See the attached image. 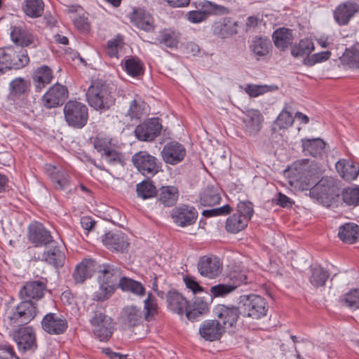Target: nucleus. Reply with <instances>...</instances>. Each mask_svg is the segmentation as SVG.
Returning a JSON list of instances; mask_svg holds the SVG:
<instances>
[{
	"label": "nucleus",
	"instance_id": "1",
	"mask_svg": "<svg viewBox=\"0 0 359 359\" xmlns=\"http://www.w3.org/2000/svg\"><path fill=\"white\" fill-rule=\"evenodd\" d=\"M48 283L44 277L25 282L19 292L22 301L6 311L4 323L7 326H17L27 325L33 320L39 312L36 302L43 298L48 291Z\"/></svg>",
	"mask_w": 359,
	"mask_h": 359
},
{
	"label": "nucleus",
	"instance_id": "2",
	"mask_svg": "<svg viewBox=\"0 0 359 359\" xmlns=\"http://www.w3.org/2000/svg\"><path fill=\"white\" fill-rule=\"evenodd\" d=\"M309 196L324 206L337 207L340 195L336 180L331 177H322L309 191Z\"/></svg>",
	"mask_w": 359,
	"mask_h": 359
},
{
	"label": "nucleus",
	"instance_id": "3",
	"mask_svg": "<svg viewBox=\"0 0 359 359\" xmlns=\"http://www.w3.org/2000/svg\"><path fill=\"white\" fill-rule=\"evenodd\" d=\"M88 311L90 313V323L94 335L101 341H108L114 330L113 319L107 316L104 308L97 304H92Z\"/></svg>",
	"mask_w": 359,
	"mask_h": 359
},
{
	"label": "nucleus",
	"instance_id": "4",
	"mask_svg": "<svg viewBox=\"0 0 359 359\" xmlns=\"http://www.w3.org/2000/svg\"><path fill=\"white\" fill-rule=\"evenodd\" d=\"M86 99L91 107L100 111L109 109L116 101L109 86L100 81H93L89 86Z\"/></svg>",
	"mask_w": 359,
	"mask_h": 359
},
{
	"label": "nucleus",
	"instance_id": "5",
	"mask_svg": "<svg viewBox=\"0 0 359 359\" xmlns=\"http://www.w3.org/2000/svg\"><path fill=\"white\" fill-rule=\"evenodd\" d=\"M29 57L26 50L18 46H6L0 48V72L20 69L27 65Z\"/></svg>",
	"mask_w": 359,
	"mask_h": 359
},
{
	"label": "nucleus",
	"instance_id": "6",
	"mask_svg": "<svg viewBox=\"0 0 359 359\" xmlns=\"http://www.w3.org/2000/svg\"><path fill=\"white\" fill-rule=\"evenodd\" d=\"M239 305L243 316L255 320L266 316L269 310L266 299L257 294L241 296Z\"/></svg>",
	"mask_w": 359,
	"mask_h": 359
},
{
	"label": "nucleus",
	"instance_id": "7",
	"mask_svg": "<svg viewBox=\"0 0 359 359\" xmlns=\"http://www.w3.org/2000/svg\"><path fill=\"white\" fill-rule=\"evenodd\" d=\"M134 167L142 175L151 178L162 172V162L147 151H140L132 156Z\"/></svg>",
	"mask_w": 359,
	"mask_h": 359
},
{
	"label": "nucleus",
	"instance_id": "8",
	"mask_svg": "<svg viewBox=\"0 0 359 359\" xmlns=\"http://www.w3.org/2000/svg\"><path fill=\"white\" fill-rule=\"evenodd\" d=\"M63 111L68 126L81 129L87 124L88 109L85 104L75 100H69L65 104Z\"/></svg>",
	"mask_w": 359,
	"mask_h": 359
},
{
	"label": "nucleus",
	"instance_id": "9",
	"mask_svg": "<svg viewBox=\"0 0 359 359\" xmlns=\"http://www.w3.org/2000/svg\"><path fill=\"white\" fill-rule=\"evenodd\" d=\"M4 325L7 329L16 327V326ZM17 325L12 334L13 341L16 343L18 348L20 352L34 351L37 348L36 334L33 327Z\"/></svg>",
	"mask_w": 359,
	"mask_h": 359
},
{
	"label": "nucleus",
	"instance_id": "10",
	"mask_svg": "<svg viewBox=\"0 0 359 359\" xmlns=\"http://www.w3.org/2000/svg\"><path fill=\"white\" fill-rule=\"evenodd\" d=\"M27 237L36 248L56 244L50 232L40 222H36L29 226Z\"/></svg>",
	"mask_w": 359,
	"mask_h": 359
},
{
	"label": "nucleus",
	"instance_id": "11",
	"mask_svg": "<svg viewBox=\"0 0 359 359\" xmlns=\"http://www.w3.org/2000/svg\"><path fill=\"white\" fill-rule=\"evenodd\" d=\"M161 129L158 118H149L136 126L135 135L140 141L151 142L160 135Z\"/></svg>",
	"mask_w": 359,
	"mask_h": 359
},
{
	"label": "nucleus",
	"instance_id": "12",
	"mask_svg": "<svg viewBox=\"0 0 359 359\" xmlns=\"http://www.w3.org/2000/svg\"><path fill=\"white\" fill-rule=\"evenodd\" d=\"M41 325L43 330L51 335L62 334L68 328L67 319L55 313H48L45 315Z\"/></svg>",
	"mask_w": 359,
	"mask_h": 359
},
{
	"label": "nucleus",
	"instance_id": "13",
	"mask_svg": "<svg viewBox=\"0 0 359 359\" xmlns=\"http://www.w3.org/2000/svg\"><path fill=\"white\" fill-rule=\"evenodd\" d=\"M215 315L218 318L221 325L225 330L235 328L240 315H243L241 309L234 306L218 304L214 309Z\"/></svg>",
	"mask_w": 359,
	"mask_h": 359
},
{
	"label": "nucleus",
	"instance_id": "14",
	"mask_svg": "<svg viewBox=\"0 0 359 359\" xmlns=\"http://www.w3.org/2000/svg\"><path fill=\"white\" fill-rule=\"evenodd\" d=\"M68 97V90L65 86L56 83L43 95L42 102L47 109L62 105Z\"/></svg>",
	"mask_w": 359,
	"mask_h": 359
},
{
	"label": "nucleus",
	"instance_id": "15",
	"mask_svg": "<svg viewBox=\"0 0 359 359\" xmlns=\"http://www.w3.org/2000/svg\"><path fill=\"white\" fill-rule=\"evenodd\" d=\"M199 273L208 278H215L222 272V264L219 259L213 255L203 256L200 258L198 264Z\"/></svg>",
	"mask_w": 359,
	"mask_h": 359
},
{
	"label": "nucleus",
	"instance_id": "16",
	"mask_svg": "<svg viewBox=\"0 0 359 359\" xmlns=\"http://www.w3.org/2000/svg\"><path fill=\"white\" fill-rule=\"evenodd\" d=\"M104 246L112 252H124L129 247L126 235L121 231H109L102 237Z\"/></svg>",
	"mask_w": 359,
	"mask_h": 359
},
{
	"label": "nucleus",
	"instance_id": "17",
	"mask_svg": "<svg viewBox=\"0 0 359 359\" xmlns=\"http://www.w3.org/2000/svg\"><path fill=\"white\" fill-rule=\"evenodd\" d=\"M161 154L165 163L175 165L184 160L186 149L182 144L172 141L163 146Z\"/></svg>",
	"mask_w": 359,
	"mask_h": 359
},
{
	"label": "nucleus",
	"instance_id": "18",
	"mask_svg": "<svg viewBox=\"0 0 359 359\" xmlns=\"http://www.w3.org/2000/svg\"><path fill=\"white\" fill-rule=\"evenodd\" d=\"M238 22L231 17H225L215 21L212 25V34L219 39L230 38L238 33Z\"/></svg>",
	"mask_w": 359,
	"mask_h": 359
},
{
	"label": "nucleus",
	"instance_id": "19",
	"mask_svg": "<svg viewBox=\"0 0 359 359\" xmlns=\"http://www.w3.org/2000/svg\"><path fill=\"white\" fill-rule=\"evenodd\" d=\"M226 332L224 325L218 320H205L200 325L198 333L208 341L219 340Z\"/></svg>",
	"mask_w": 359,
	"mask_h": 359
},
{
	"label": "nucleus",
	"instance_id": "20",
	"mask_svg": "<svg viewBox=\"0 0 359 359\" xmlns=\"http://www.w3.org/2000/svg\"><path fill=\"white\" fill-rule=\"evenodd\" d=\"M171 217L175 224L184 227L194 224L198 217L195 208L182 205L172 209Z\"/></svg>",
	"mask_w": 359,
	"mask_h": 359
},
{
	"label": "nucleus",
	"instance_id": "21",
	"mask_svg": "<svg viewBox=\"0 0 359 359\" xmlns=\"http://www.w3.org/2000/svg\"><path fill=\"white\" fill-rule=\"evenodd\" d=\"M359 13V4L353 1L340 4L334 11V18L339 25H346Z\"/></svg>",
	"mask_w": 359,
	"mask_h": 359
},
{
	"label": "nucleus",
	"instance_id": "22",
	"mask_svg": "<svg viewBox=\"0 0 359 359\" xmlns=\"http://www.w3.org/2000/svg\"><path fill=\"white\" fill-rule=\"evenodd\" d=\"M264 116L259 110L248 109L243 118V128L250 136L256 135L262 129Z\"/></svg>",
	"mask_w": 359,
	"mask_h": 359
},
{
	"label": "nucleus",
	"instance_id": "23",
	"mask_svg": "<svg viewBox=\"0 0 359 359\" xmlns=\"http://www.w3.org/2000/svg\"><path fill=\"white\" fill-rule=\"evenodd\" d=\"M99 275L97 281L106 283L107 285H114L118 287V283L123 276H121V270L120 268L110 264H103L98 265L97 268Z\"/></svg>",
	"mask_w": 359,
	"mask_h": 359
},
{
	"label": "nucleus",
	"instance_id": "24",
	"mask_svg": "<svg viewBox=\"0 0 359 359\" xmlns=\"http://www.w3.org/2000/svg\"><path fill=\"white\" fill-rule=\"evenodd\" d=\"M30 86L29 81L21 77L15 78L9 83L8 100L13 101L14 104H18V100L21 97L27 96Z\"/></svg>",
	"mask_w": 359,
	"mask_h": 359
},
{
	"label": "nucleus",
	"instance_id": "25",
	"mask_svg": "<svg viewBox=\"0 0 359 359\" xmlns=\"http://www.w3.org/2000/svg\"><path fill=\"white\" fill-rule=\"evenodd\" d=\"M123 324L129 327H134L142 324L144 319L141 309L135 305L125 306L121 313Z\"/></svg>",
	"mask_w": 359,
	"mask_h": 359
},
{
	"label": "nucleus",
	"instance_id": "26",
	"mask_svg": "<svg viewBox=\"0 0 359 359\" xmlns=\"http://www.w3.org/2000/svg\"><path fill=\"white\" fill-rule=\"evenodd\" d=\"M54 78L53 70L47 65L36 68L32 75L33 84L36 92H41Z\"/></svg>",
	"mask_w": 359,
	"mask_h": 359
},
{
	"label": "nucleus",
	"instance_id": "27",
	"mask_svg": "<svg viewBox=\"0 0 359 359\" xmlns=\"http://www.w3.org/2000/svg\"><path fill=\"white\" fill-rule=\"evenodd\" d=\"M249 48L255 58L259 60L271 53L273 46L271 40L267 36H255L252 39Z\"/></svg>",
	"mask_w": 359,
	"mask_h": 359
},
{
	"label": "nucleus",
	"instance_id": "28",
	"mask_svg": "<svg viewBox=\"0 0 359 359\" xmlns=\"http://www.w3.org/2000/svg\"><path fill=\"white\" fill-rule=\"evenodd\" d=\"M46 174L50 178L55 189L65 190L69 187L70 177L64 169L48 165L46 167Z\"/></svg>",
	"mask_w": 359,
	"mask_h": 359
},
{
	"label": "nucleus",
	"instance_id": "29",
	"mask_svg": "<svg viewBox=\"0 0 359 359\" xmlns=\"http://www.w3.org/2000/svg\"><path fill=\"white\" fill-rule=\"evenodd\" d=\"M97 262L92 259H84L79 264L73 273L74 280L76 283H83L88 278H91L97 270Z\"/></svg>",
	"mask_w": 359,
	"mask_h": 359
},
{
	"label": "nucleus",
	"instance_id": "30",
	"mask_svg": "<svg viewBox=\"0 0 359 359\" xmlns=\"http://www.w3.org/2000/svg\"><path fill=\"white\" fill-rule=\"evenodd\" d=\"M131 22L137 27L147 32L154 29V19L145 10L135 8L130 16Z\"/></svg>",
	"mask_w": 359,
	"mask_h": 359
},
{
	"label": "nucleus",
	"instance_id": "31",
	"mask_svg": "<svg viewBox=\"0 0 359 359\" xmlns=\"http://www.w3.org/2000/svg\"><path fill=\"white\" fill-rule=\"evenodd\" d=\"M168 308L177 314H183L187 312L189 302L180 292L176 290H170L166 294Z\"/></svg>",
	"mask_w": 359,
	"mask_h": 359
},
{
	"label": "nucleus",
	"instance_id": "32",
	"mask_svg": "<svg viewBox=\"0 0 359 359\" xmlns=\"http://www.w3.org/2000/svg\"><path fill=\"white\" fill-rule=\"evenodd\" d=\"M181 33L175 29L168 28L159 32L156 40L162 46L176 49L180 43Z\"/></svg>",
	"mask_w": 359,
	"mask_h": 359
},
{
	"label": "nucleus",
	"instance_id": "33",
	"mask_svg": "<svg viewBox=\"0 0 359 359\" xmlns=\"http://www.w3.org/2000/svg\"><path fill=\"white\" fill-rule=\"evenodd\" d=\"M12 41L21 47H27L31 45L36 46V39L31 32L22 27L14 26L11 32Z\"/></svg>",
	"mask_w": 359,
	"mask_h": 359
},
{
	"label": "nucleus",
	"instance_id": "34",
	"mask_svg": "<svg viewBox=\"0 0 359 359\" xmlns=\"http://www.w3.org/2000/svg\"><path fill=\"white\" fill-rule=\"evenodd\" d=\"M272 39L275 46L280 50L284 51L293 43V32L290 29L280 27L273 32Z\"/></svg>",
	"mask_w": 359,
	"mask_h": 359
},
{
	"label": "nucleus",
	"instance_id": "35",
	"mask_svg": "<svg viewBox=\"0 0 359 359\" xmlns=\"http://www.w3.org/2000/svg\"><path fill=\"white\" fill-rule=\"evenodd\" d=\"M179 190L175 186H163L157 193L158 202L164 207L174 206L179 198Z\"/></svg>",
	"mask_w": 359,
	"mask_h": 359
},
{
	"label": "nucleus",
	"instance_id": "36",
	"mask_svg": "<svg viewBox=\"0 0 359 359\" xmlns=\"http://www.w3.org/2000/svg\"><path fill=\"white\" fill-rule=\"evenodd\" d=\"M301 176L299 179L306 182L307 185H312L322 176L321 168L316 163H311L309 165L305 163L299 166Z\"/></svg>",
	"mask_w": 359,
	"mask_h": 359
},
{
	"label": "nucleus",
	"instance_id": "37",
	"mask_svg": "<svg viewBox=\"0 0 359 359\" xmlns=\"http://www.w3.org/2000/svg\"><path fill=\"white\" fill-rule=\"evenodd\" d=\"M222 200L220 190L217 186L208 185L200 194L199 201L203 206H213Z\"/></svg>",
	"mask_w": 359,
	"mask_h": 359
},
{
	"label": "nucleus",
	"instance_id": "38",
	"mask_svg": "<svg viewBox=\"0 0 359 359\" xmlns=\"http://www.w3.org/2000/svg\"><path fill=\"white\" fill-rule=\"evenodd\" d=\"M340 176L346 181L355 180L359 175V167L351 161L340 160L336 163Z\"/></svg>",
	"mask_w": 359,
	"mask_h": 359
},
{
	"label": "nucleus",
	"instance_id": "39",
	"mask_svg": "<svg viewBox=\"0 0 359 359\" xmlns=\"http://www.w3.org/2000/svg\"><path fill=\"white\" fill-rule=\"evenodd\" d=\"M50 250L43 253V259L55 268L62 267L65 264V256L56 244L50 245Z\"/></svg>",
	"mask_w": 359,
	"mask_h": 359
},
{
	"label": "nucleus",
	"instance_id": "40",
	"mask_svg": "<svg viewBox=\"0 0 359 359\" xmlns=\"http://www.w3.org/2000/svg\"><path fill=\"white\" fill-rule=\"evenodd\" d=\"M303 151L306 155L319 157L324 153L325 142L320 138L302 139Z\"/></svg>",
	"mask_w": 359,
	"mask_h": 359
},
{
	"label": "nucleus",
	"instance_id": "41",
	"mask_svg": "<svg viewBox=\"0 0 359 359\" xmlns=\"http://www.w3.org/2000/svg\"><path fill=\"white\" fill-rule=\"evenodd\" d=\"M118 287L123 292H129L140 297L146 294L145 287L140 282L126 276L120 278Z\"/></svg>",
	"mask_w": 359,
	"mask_h": 359
},
{
	"label": "nucleus",
	"instance_id": "42",
	"mask_svg": "<svg viewBox=\"0 0 359 359\" xmlns=\"http://www.w3.org/2000/svg\"><path fill=\"white\" fill-rule=\"evenodd\" d=\"M338 236L344 243H354L359 239V226L354 223H346L340 226Z\"/></svg>",
	"mask_w": 359,
	"mask_h": 359
},
{
	"label": "nucleus",
	"instance_id": "43",
	"mask_svg": "<svg viewBox=\"0 0 359 359\" xmlns=\"http://www.w3.org/2000/svg\"><path fill=\"white\" fill-rule=\"evenodd\" d=\"M209 311L208 304L201 298H196L192 304H188L186 316L191 321L207 313Z\"/></svg>",
	"mask_w": 359,
	"mask_h": 359
},
{
	"label": "nucleus",
	"instance_id": "44",
	"mask_svg": "<svg viewBox=\"0 0 359 359\" xmlns=\"http://www.w3.org/2000/svg\"><path fill=\"white\" fill-rule=\"evenodd\" d=\"M146 103L144 100L138 97H135L130 102L129 108L126 116L130 121H139L142 118L144 114Z\"/></svg>",
	"mask_w": 359,
	"mask_h": 359
},
{
	"label": "nucleus",
	"instance_id": "45",
	"mask_svg": "<svg viewBox=\"0 0 359 359\" xmlns=\"http://www.w3.org/2000/svg\"><path fill=\"white\" fill-rule=\"evenodd\" d=\"M123 64V69L129 76L135 78L144 74V63L137 57L131 56Z\"/></svg>",
	"mask_w": 359,
	"mask_h": 359
},
{
	"label": "nucleus",
	"instance_id": "46",
	"mask_svg": "<svg viewBox=\"0 0 359 359\" xmlns=\"http://www.w3.org/2000/svg\"><path fill=\"white\" fill-rule=\"evenodd\" d=\"M22 10L27 16L36 18L42 15L44 3L42 0H25Z\"/></svg>",
	"mask_w": 359,
	"mask_h": 359
},
{
	"label": "nucleus",
	"instance_id": "47",
	"mask_svg": "<svg viewBox=\"0 0 359 359\" xmlns=\"http://www.w3.org/2000/svg\"><path fill=\"white\" fill-rule=\"evenodd\" d=\"M248 222L239 214L234 213L226 219L225 229L231 233H237L248 226Z\"/></svg>",
	"mask_w": 359,
	"mask_h": 359
},
{
	"label": "nucleus",
	"instance_id": "48",
	"mask_svg": "<svg viewBox=\"0 0 359 359\" xmlns=\"http://www.w3.org/2000/svg\"><path fill=\"white\" fill-rule=\"evenodd\" d=\"M314 50V44L311 39H301L298 43L292 46L291 55L294 57H309V54Z\"/></svg>",
	"mask_w": 359,
	"mask_h": 359
},
{
	"label": "nucleus",
	"instance_id": "49",
	"mask_svg": "<svg viewBox=\"0 0 359 359\" xmlns=\"http://www.w3.org/2000/svg\"><path fill=\"white\" fill-rule=\"evenodd\" d=\"M137 196L145 200L157 196V190L152 180L147 177L136 186Z\"/></svg>",
	"mask_w": 359,
	"mask_h": 359
},
{
	"label": "nucleus",
	"instance_id": "50",
	"mask_svg": "<svg viewBox=\"0 0 359 359\" xmlns=\"http://www.w3.org/2000/svg\"><path fill=\"white\" fill-rule=\"evenodd\" d=\"M158 306L156 297L151 293L147 294V298L144 300V319L147 321L152 320L155 316L158 314Z\"/></svg>",
	"mask_w": 359,
	"mask_h": 359
},
{
	"label": "nucleus",
	"instance_id": "51",
	"mask_svg": "<svg viewBox=\"0 0 359 359\" xmlns=\"http://www.w3.org/2000/svg\"><path fill=\"white\" fill-rule=\"evenodd\" d=\"M311 271L310 283L316 287L325 285L330 276L328 271L320 266L313 267Z\"/></svg>",
	"mask_w": 359,
	"mask_h": 359
},
{
	"label": "nucleus",
	"instance_id": "52",
	"mask_svg": "<svg viewBox=\"0 0 359 359\" xmlns=\"http://www.w3.org/2000/svg\"><path fill=\"white\" fill-rule=\"evenodd\" d=\"M342 201L349 206L359 205V187H348L343 190L341 196Z\"/></svg>",
	"mask_w": 359,
	"mask_h": 359
},
{
	"label": "nucleus",
	"instance_id": "53",
	"mask_svg": "<svg viewBox=\"0 0 359 359\" xmlns=\"http://www.w3.org/2000/svg\"><path fill=\"white\" fill-rule=\"evenodd\" d=\"M98 283L99 288L93 294V299L97 302H104L109 299L117 289L114 285H107L101 282H98Z\"/></svg>",
	"mask_w": 359,
	"mask_h": 359
},
{
	"label": "nucleus",
	"instance_id": "54",
	"mask_svg": "<svg viewBox=\"0 0 359 359\" xmlns=\"http://www.w3.org/2000/svg\"><path fill=\"white\" fill-rule=\"evenodd\" d=\"M294 122V118L290 112L283 109L272 126V131L275 133L276 131V127L279 129H285L291 126Z\"/></svg>",
	"mask_w": 359,
	"mask_h": 359
},
{
	"label": "nucleus",
	"instance_id": "55",
	"mask_svg": "<svg viewBox=\"0 0 359 359\" xmlns=\"http://www.w3.org/2000/svg\"><path fill=\"white\" fill-rule=\"evenodd\" d=\"M339 302L343 306L359 309V288L353 289L345 294L340 298Z\"/></svg>",
	"mask_w": 359,
	"mask_h": 359
},
{
	"label": "nucleus",
	"instance_id": "56",
	"mask_svg": "<svg viewBox=\"0 0 359 359\" xmlns=\"http://www.w3.org/2000/svg\"><path fill=\"white\" fill-rule=\"evenodd\" d=\"M343 58L349 66L359 68V43H355L349 49H346Z\"/></svg>",
	"mask_w": 359,
	"mask_h": 359
},
{
	"label": "nucleus",
	"instance_id": "57",
	"mask_svg": "<svg viewBox=\"0 0 359 359\" xmlns=\"http://www.w3.org/2000/svg\"><path fill=\"white\" fill-rule=\"evenodd\" d=\"M101 157L110 165L124 164V156L123 154L112 147L106 152L102 153Z\"/></svg>",
	"mask_w": 359,
	"mask_h": 359
},
{
	"label": "nucleus",
	"instance_id": "58",
	"mask_svg": "<svg viewBox=\"0 0 359 359\" xmlns=\"http://www.w3.org/2000/svg\"><path fill=\"white\" fill-rule=\"evenodd\" d=\"M229 284L234 286V290L248 281V273L245 271L233 270L229 274Z\"/></svg>",
	"mask_w": 359,
	"mask_h": 359
},
{
	"label": "nucleus",
	"instance_id": "59",
	"mask_svg": "<svg viewBox=\"0 0 359 359\" xmlns=\"http://www.w3.org/2000/svg\"><path fill=\"white\" fill-rule=\"evenodd\" d=\"M93 144L97 151L102 154V153L106 152L111 147V139L108 137L97 135L94 137Z\"/></svg>",
	"mask_w": 359,
	"mask_h": 359
},
{
	"label": "nucleus",
	"instance_id": "60",
	"mask_svg": "<svg viewBox=\"0 0 359 359\" xmlns=\"http://www.w3.org/2000/svg\"><path fill=\"white\" fill-rule=\"evenodd\" d=\"M236 214H239L242 217H245L247 222H249L254 213L253 205L250 201H241L237 205Z\"/></svg>",
	"mask_w": 359,
	"mask_h": 359
},
{
	"label": "nucleus",
	"instance_id": "61",
	"mask_svg": "<svg viewBox=\"0 0 359 359\" xmlns=\"http://www.w3.org/2000/svg\"><path fill=\"white\" fill-rule=\"evenodd\" d=\"M331 56V52L329 50L322 51L315 53L304 60V64L311 67L316 63L323 62L327 60Z\"/></svg>",
	"mask_w": 359,
	"mask_h": 359
},
{
	"label": "nucleus",
	"instance_id": "62",
	"mask_svg": "<svg viewBox=\"0 0 359 359\" xmlns=\"http://www.w3.org/2000/svg\"><path fill=\"white\" fill-rule=\"evenodd\" d=\"M123 43L121 39L116 38L107 42L106 53L110 57L118 58V50L122 48Z\"/></svg>",
	"mask_w": 359,
	"mask_h": 359
},
{
	"label": "nucleus",
	"instance_id": "63",
	"mask_svg": "<svg viewBox=\"0 0 359 359\" xmlns=\"http://www.w3.org/2000/svg\"><path fill=\"white\" fill-rule=\"evenodd\" d=\"M233 208L228 204L218 208L206 210L203 212V215L206 217H212L216 216H225L230 214Z\"/></svg>",
	"mask_w": 359,
	"mask_h": 359
},
{
	"label": "nucleus",
	"instance_id": "64",
	"mask_svg": "<svg viewBox=\"0 0 359 359\" xmlns=\"http://www.w3.org/2000/svg\"><path fill=\"white\" fill-rule=\"evenodd\" d=\"M269 90V87L266 85H254L248 84L245 88L246 93L251 97H256L261 95H263Z\"/></svg>",
	"mask_w": 359,
	"mask_h": 359
}]
</instances>
